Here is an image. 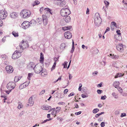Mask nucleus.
Returning a JSON list of instances; mask_svg holds the SVG:
<instances>
[{
	"instance_id": "nucleus-1",
	"label": "nucleus",
	"mask_w": 127,
	"mask_h": 127,
	"mask_svg": "<svg viewBox=\"0 0 127 127\" xmlns=\"http://www.w3.org/2000/svg\"><path fill=\"white\" fill-rule=\"evenodd\" d=\"M31 14V12L30 10L25 9L21 11L20 15L24 18H26L30 17Z\"/></svg>"
},
{
	"instance_id": "nucleus-2",
	"label": "nucleus",
	"mask_w": 127,
	"mask_h": 127,
	"mask_svg": "<svg viewBox=\"0 0 127 127\" xmlns=\"http://www.w3.org/2000/svg\"><path fill=\"white\" fill-rule=\"evenodd\" d=\"M29 45L28 44L26 41H23L20 43L19 46L17 47V49H18L20 50V52L22 53L24 50L25 48L28 47Z\"/></svg>"
},
{
	"instance_id": "nucleus-3",
	"label": "nucleus",
	"mask_w": 127,
	"mask_h": 127,
	"mask_svg": "<svg viewBox=\"0 0 127 127\" xmlns=\"http://www.w3.org/2000/svg\"><path fill=\"white\" fill-rule=\"evenodd\" d=\"M60 13L62 16L65 17L70 14V11L69 9L67 8H64L61 10Z\"/></svg>"
},
{
	"instance_id": "nucleus-4",
	"label": "nucleus",
	"mask_w": 127,
	"mask_h": 127,
	"mask_svg": "<svg viewBox=\"0 0 127 127\" xmlns=\"http://www.w3.org/2000/svg\"><path fill=\"white\" fill-rule=\"evenodd\" d=\"M41 65V64L40 65V64H38L35 66L34 70L35 73L38 74L42 71V69Z\"/></svg>"
},
{
	"instance_id": "nucleus-5",
	"label": "nucleus",
	"mask_w": 127,
	"mask_h": 127,
	"mask_svg": "<svg viewBox=\"0 0 127 127\" xmlns=\"http://www.w3.org/2000/svg\"><path fill=\"white\" fill-rule=\"evenodd\" d=\"M16 86V84L14 82H10L7 84L6 87L9 90H12L15 88Z\"/></svg>"
},
{
	"instance_id": "nucleus-6",
	"label": "nucleus",
	"mask_w": 127,
	"mask_h": 127,
	"mask_svg": "<svg viewBox=\"0 0 127 127\" xmlns=\"http://www.w3.org/2000/svg\"><path fill=\"white\" fill-rule=\"evenodd\" d=\"M19 52L17 51H16L14 52L12 57V59H16L19 58L21 56V53H22L20 52V49L19 50Z\"/></svg>"
},
{
	"instance_id": "nucleus-7",
	"label": "nucleus",
	"mask_w": 127,
	"mask_h": 127,
	"mask_svg": "<svg viewBox=\"0 0 127 127\" xmlns=\"http://www.w3.org/2000/svg\"><path fill=\"white\" fill-rule=\"evenodd\" d=\"M101 19L99 15L96 16L95 15V17L94 22L96 25H98L101 23Z\"/></svg>"
},
{
	"instance_id": "nucleus-8",
	"label": "nucleus",
	"mask_w": 127,
	"mask_h": 127,
	"mask_svg": "<svg viewBox=\"0 0 127 127\" xmlns=\"http://www.w3.org/2000/svg\"><path fill=\"white\" fill-rule=\"evenodd\" d=\"M29 22L27 21H24L22 24L21 27L24 29H25L30 27Z\"/></svg>"
},
{
	"instance_id": "nucleus-9",
	"label": "nucleus",
	"mask_w": 127,
	"mask_h": 127,
	"mask_svg": "<svg viewBox=\"0 0 127 127\" xmlns=\"http://www.w3.org/2000/svg\"><path fill=\"white\" fill-rule=\"evenodd\" d=\"M64 35L65 38L67 39H70L71 38L72 36L71 33L69 31L65 32Z\"/></svg>"
},
{
	"instance_id": "nucleus-10",
	"label": "nucleus",
	"mask_w": 127,
	"mask_h": 127,
	"mask_svg": "<svg viewBox=\"0 0 127 127\" xmlns=\"http://www.w3.org/2000/svg\"><path fill=\"white\" fill-rule=\"evenodd\" d=\"M61 109V107H56V109L54 110H53L51 112V114L52 115H55L57 114L60 111Z\"/></svg>"
},
{
	"instance_id": "nucleus-11",
	"label": "nucleus",
	"mask_w": 127,
	"mask_h": 127,
	"mask_svg": "<svg viewBox=\"0 0 127 127\" xmlns=\"http://www.w3.org/2000/svg\"><path fill=\"white\" fill-rule=\"evenodd\" d=\"M5 69L7 72L9 73H12L13 71L12 67L9 65H7L5 67Z\"/></svg>"
},
{
	"instance_id": "nucleus-12",
	"label": "nucleus",
	"mask_w": 127,
	"mask_h": 127,
	"mask_svg": "<svg viewBox=\"0 0 127 127\" xmlns=\"http://www.w3.org/2000/svg\"><path fill=\"white\" fill-rule=\"evenodd\" d=\"M123 45L121 43H119L116 46L117 50L121 52L123 51L124 50Z\"/></svg>"
},
{
	"instance_id": "nucleus-13",
	"label": "nucleus",
	"mask_w": 127,
	"mask_h": 127,
	"mask_svg": "<svg viewBox=\"0 0 127 127\" xmlns=\"http://www.w3.org/2000/svg\"><path fill=\"white\" fill-rule=\"evenodd\" d=\"M28 103L27 105V106H32L33 105L34 102L33 101V98L31 96L29 98Z\"/></svg>"
},
{
	"instance_id": "nucleus-14",
	"label": "nucleus",
	"mask_w": 127,
	"mask_h": 127,
	"mask_svg": "<svg viewBox=\"0 0 127 127\" xmlns=\"http://www.w3.org/2000/svg\"><path fill=\"white\" fill-rule=\"evenodd\" d=\"M42 17L44 24V25H46L48 23L47 17L45 15H43Z\"/></svg>"
},
{
	"instance_id": "nucleus-15",
	"label": "nucleus",
	"mask_w": 127,
	"mask_h": 127,
	"mask_svg": "<svg viewBox=\"0 0 127 127\" xmlns=\"http://www.w3.org/2000/svg\"><path fill=\"white\" fill-rule=\"evenodd\" d=\"M35 65L34 63L32 62H30L28 65V68L29 69H31L32 68L33 69H34V67Z\"/></svg>"
},
{
	"instance_id": "nucleus-16",
	"label": "nucleus",
	"mask_w": 127,
	"mask_h": 127,
	"mask_svg": "<svg viewBox=\"0 0 127 127\" xmlns=\"http://www.w3.org/2000/svg\"><path fill=\"white\" fill-rule=\"evenodd\" d=\"M41 108L43 110H47L51 108V106L48 105H43L41 107Z\"/></svg>"
},
{
	"instance_id": "nucleus-17",
	"label": "nucleus",
	"mask_w": 127,
	"mask_h": 127,
	"mask_svg": "<svg viewBox=\"0 0 127 127\" xmlns=\"http://www.w3.org/2000/svg\"><path fill=\"white\" fill-rule=\"evenodd\" d=\"M60 7H62L65 6L66 2L64 0H60Z\"/></svg>"
},
{
	"instance_id": "nucleus-18",
	"label": "nucleus",
	"mask_w": 127,
	"mask_h": 127,
	"mask_svg": "<svg viewBox=\"0 0 127 127\" xmlns=\"http://www.w3.org/2000/svg\"><path fill=\"white\" fill-rule=\"evenodd\" d=\"M17 14L15 12L11 13L10 14V17L12 18L15 19L17 17Z\"/></svg>"
},
{
	"instance_id": "nucleus-19",
	"label": "nucleus",
	"mask_w": 127,
	"mask_h": 127,
	"mask_svg": "<svg viewBox=\"0 0 127 127\" xmlns=\"http://www.w3.org/2000/svg\"><path fill=\"white\" fill-rule=\"evenodd\" d=\"M44 60V58L43 55V53H40V63H41V64H42L43 63Z\"/></svg>"
},
{
	"instance_id": "nucleus-20",
	"label": "nucleus",
	"mask_w": 127,
	"mask_h": 127,
	"mask_svg": "<svg viewBox=\"0 0 127 127\" xmlns=\"http://www.w3.org/2000/svg\"><path fill=\"white\" fill-rule=\"evenodd\" d=\"M29 25L30 26H33L35 25L36 24V22L35 20H32L29 22Z\"/></svg>"
},
{
	"instance_id": "nucleus-21",
	"label": "nucleus",
	"mask_w": 127,
	"mask_h": 127,
	"mask_svg": "<svg viewBox=\"0 0 127 127\" xmlns=\"http://www.w3.org/2000/svg\"><path fill=\"white\" fill-rule=\"evenodd\" d=\"M66 46V44L65 43H62L60 46V49L62 50H64Z\"/></svg>"
},
{
	"instance_id": "nucleus-22",
	"label": "nucleus",
	"mask_w": 127,
	"mask_h": 127,
	"mask_svg": "<svg viewBox=\"0 0 127 127\" xmlns=\"http://www.w3.org/2000/svg\"><path fill=\"white\" fill-rule=\"evenodd\" d=\"M7 14H0V18L1 19H5L7 17Z\"/></svg>"
},
{
	"instance_id": "nucleus-23",
	"label": "nucleus",
	"mask_w": 127,
	"mask_h": 127,
	"mask_svg": "<svg viewBox=\"0 0 127 127\" xmlns=\"http://www.w3.org/2000/svg\"><path fill=\"white\" fill-rule=\"evenodd\" d=\"M21 78V77H19L18 76H15L14 78V82L15 83L18 82L20 80Z\"/></svg>"
},
{
	"instance_id": "nucleus-24",
	"label": "nucleus",
	"mask_w": 127,
	"mask_h": 127,
	"mask_svg": "<svg viewBox=\"0 0 127 127\" xmlns=\"http://www.w3.org/2000/svg\"><path fill=\"white\" fill-rule=\"evenodd\" d=\"M119 83L118 81H116L114 82L113 84V86L115 88H116L119 85Z\"/></svg>"
},
{
	"instance_id": "nucleus-25",
	"label": "nucleus",
	"mask_w": 127,
	"mask_h": 127,
	"mask_svg": "<svg viewBox=\"0 0 127 127\" xmlns=\"http://www.w3.org/2000/svg\"><path fill=\"white\" fill-rule=\"evenodd\" d=\"M65 19V21L66 22H69L70 20V18L69 16H66Z\"/></svg>"
},
{
	"instance_id": "nucleus-26",
	"label": "nucleus",
	"mask_w": 127,
	"mask_h": 127,
	"mask_svg": "<svg viewBox=\"0 0 127 127\" xmlns=\"http://www.w3.org/2000/svg\"><path fill=\"white\" fill-rule=\"evenodd\" d=\"M72 27L71 26H67V27H64L62 28V29L64 31H65L66 30H69Z\"/></svg>"
},
{
	"instance_id": "nucleus-27",
	"label": "nucleus",
	"mask_w": 127,
	"mask_h": 127,
	"mask_svg": "<svg viewBox=\"0 0 127 127\" xmlns=\"http://www.w3.org/2000/svg\"><path fill=\"white\" fill-rule=\"evenodd\" d=\"M12 35L15 37H17L18 36V33L17 32H16L15 31H13L12 32Z\"/></svg>"
},
{
	"instance_id": "nucleus-28",
	"label": "nucleus",
	"mask_w": 127,
	"mask_h": 127,
	"mask_svg": "<svg viewBox=\"0 0 127 127\" xmlns=\"http://www.w3.org/2000/svg\"><path fill=\"white\" fill-rule=\"evenodd\" d=\"M44 10L47 11L48 13L49 12L50 14H52L53 13L51 11V10L50 9L47 8H45Z\"/></svg>"
},
{
	"instance_id": "nucleus-29",
	"label": "nucleus",
	"mask_w": 127,
	"mask_h": 127,
	"mask_svg": "<svg viewBox=\"0 0 127 127\" xmlns=\"http://www.w3.org/2000/svg\"><path fill=\"white\" fill-rule=\"evenodd\" d=\"M26 87L25 85V83L22 84L19 86V88L20 90Z\"/></svg>"
},
{
	"instance_id": "nucleus-30",
	"label": "nucleus",
	"mask_w": 127,
	"mask_h": 127,
	"mask_svg": "<svg viewBox=\"0 0 127 127\" xmlns=\"http://www.w3.org/2000/svg\"><path fill=\"white\" fill-rule=\"evenodd\" d=\"M7 14V13L6 11L5 10H2L0 11V14Z\"/></svg>"
},
{
	"instance_id": "nucleus-31",
	"label": "nucleus",
	"mask_w": 127,
	"mask_h": 127,
	"mask_svg": "<svg viewBox=\"0 0 127 127\" xmlns=\"http://www.w3.org/2000/svg\"><path fill=\"white\" fill-rule=\"evenodd\" d=\"M18 109H20L23 107V105L21 103L19 102L18 103Z\"/></svg>"
},
{
	"instance_id": "nucleus-32",
	"label": "nucleus",
	"mask_w": 127,
	"mask_h": 127,
	"mask_svg": "<svg viewBox=\"0 0 127 127\" xmlns=\"http://www.w3.org/2000/svg\"><path fill=\"white\" fill-rule=\"evenodd\" d=\"M42 19L41 18H38L37 19V21L40 24H41L42 22Z\"/></svg>"
},
{
	"instance_id": "nucleus-33",
	"label": "nucleus",
	"mask_w": 127,
	"mask_h": 127,
	"mask_svg": "<svg viewBox=\"0 0 127 127\" xmlns=\"http://www.w3.org/2000/svg\"><path fill=\"white\" fill-rule=\"evenodd\" d=\"M99 111V109H98L95 108L93 110V112L94 114L96 113Z\"/></svg>"
},
{
	"instance_id": "nucleus-34",
	"label": "nucleus",
	"mask_w": 127,
	"mask_h": 127,
	"mask_svg": "<svg viewBox=\"0 0 127 127\" xmlns=\"http://www.w3.org/2000/svg\"><path fill=\"white\" fill-rule=\"evenodd\" d=\"M104 2L106 7H108L109 4V2L106 0H104Z\"/></svg>"
},
{
	"instance_id": "nucleus-35",
	"label": "nucleus",
	"mask_w": 127,
	"mask_h": 127,
	"mask_svg": "<svg viewBox=\"0 0 127 127\" xmlns=\"http://www.w3.org/2000/svg\"><path fill=\"white\" fill-rule=\"evenodd\" d=\"M112 95L114 96V98H118V96L116 94L115 92L112 93Z\"/></svg>"
},
{
	"instance_id": "nucleus-36",
	"label": "nucleus",
	"mask_w": 127,
	"mask_h": 127,
	"mask_svg": "<svg viewBox=\"0 0 127 127\" xmlns=\"http://www.w3.org/2000/svg\"><path fill=\"white\" fill-rule=\"evenodd\" d=\"M41 73V75L43 76H45V75H46L47 74V73L46 72H43L42 71Z\"/></svg>"
},
{
	"instance_id": "nucleus-37",
	"label": "nucleus",
	"mask_w": 127,
	"mask_h": 127,
	"mask_svg": "<svg viewBox=\"0 0 127 127\" xmlns=\"http://www.w3.org/2000/svg\"><path fill=\"white\" fill-rule=\"evenodd\" d=\"M111 24L113 27L115 26L116 27H117V24L115 22H112Z\"/></svg>"
},
{
	"instance_id": "nucleus-38",
	"label": "nucleus",
	"mask_w": 127,
	"mask_h": 127,
	"mask_svg": "<svg viewBox=\"0 0 127 127\" xmlns=\"http://www.w3.org/2000/svg\"><path fill=\"white\" fill-rule=\"evenodd\" d=\"M116 36H118V37L117 38V39L119 40H120L122 39V37L120 35H117Z\"/></svg>"
},
{
	"instance_id": "nucleus-39",
	"label": "nucleus",
	"mask_w": 127,
	"mask_h": 127,
	"mask_svg": "<svg viewBox=\"0 0 127 127\" xmlns=\"http://www.w3.org/2000/svg\"><path fill=\"white\" fill-rule=\"evenodd\" d=\"M40 3V2L38 1H35L34 3L33 4V6H34L35 5L38 4Z\"/></svg>"
},
{
	"instance_id": "nucleus-40",
	"label": "nucleus",
	"mask_w": 127,
	"mask_h": 127,
	"mask_svg": "<svg viewBox=\"0 0 127 127\" xmlns=\"http://www.w3.org/2000/svg\"><path fill=\"white\" fill-rule=\"evenodd\" d=\"M117 89L121 93H122L123 92V90L120 87H119L118 88H117Z\"/></svg>"
},
{
	"instance_id": "nucleus-41",
	"label": "nucleus",
	"mask_w": 127,
	"mask_h": 127,
	"mask_svg": "<svg viewBox=\"0 0 127 127\" xmlns=\"http://www.w3.org/2000/svg\"><path fill=\"white\" fill-rule=\"evenodd\" d=\"M67 62L65 61L64 62V64H63V65H64V68H66L67 67Z\"/></svg>"
},
{
	"instance_id": "nucleus-42",
	"label": "nucleus",
	"mask_w": 127,
	"mask_h": 127,
	"mask_svg": "<svg viewBox=\"0 0 127 127\" xmlns=\"http://www.w3.org/2000/svg\"><path fill=\"white\" fill-rule=\"evenodd\" d=\"M106 98V96L105 95L102 96L101 97V99L102 100H105Z\"/></svg>"
},
{
	"instance_id": "nucleus-43",
	"label": "nucleus",
	"mask_w": 127,
	"mask_h": 127,
	"mask_svg": "<svg viewBox=\"0 0 127 127\" xmlns=\"http://www.w3.org/2000/svg\"><path fill=\"white\" fill-rule=\"evenodd\" d=\"M81 96L83 98L88 97L87 95H86L84 94H82L81 95Z\"/></svg>"
},
{
	"instance_id": "nucleus-44",
	"label": "nucleus",
	"mask_w": 127,
	"mask_h": 127,
	"mask_svg": "<svg viewBox=\"0 0 127 127\" xmlns=\"http://www.w3.org/2000/svg\"><path fill=\"white\" fill-rule=\"evenodd\" d=\"M123 74L122 73H119L117 74V77H120L123 76Z\"/></svg>"
},
{
	"instance_id": "nucleus-45",
	"label": "nucleus",
	"mask_w": 127,
	"mask_h": 127,
	"mask_svg": "<svg viewBox=\"0 0 127 127\" xmlns=\"http://www.w3.org/2000/svg\"><path fill=\"white\" fill-rule=\"evenodd\" d=\"M97 92L98 94H100L102 92V91L100 90H97Z\"/></svg>"
},
{
	"instance_id": "nucleus-46",
	"label": "nucleus",
	"mask_w": 127,
	"mask_h": 127,
	"mask_svg": "<svg viewBox=\"0 0 127 127\" xmlns=\"http://www.w3.org/2000/svg\"><path fill=\"white\" fill-rule=\"evenodd\" d=\"M45 92V90H42L41 91V92H40L39 93V95H41L43 94Z\"/></svg>"
},
{
	"instance_id": "nucleus-47",
	"label": "nucleus",
	"mask_w": 127,
	"mask_h": 127,
	"mask_svg": "<svg viewBox=\"0 0 127 127\" xmlns=\"http://www.w3.org/2000/svg\"><path fill=\"white\" fill-rule=\"evenodd\" d=\"M51 120V119H47L45 120H44L43 122L41 123L42 124L46 122L49 121L50 120Z\"/></svg>"
},
{
	"instance_id": "nucleus-48",
	"label": "nucleus",
	"mask_w": 127,
	"mask_h": 127,
	"mask_svg": "<svg viewBox=\"0 0 127 127\" xmlns=\"http://www.w3.org/2000/svg\"><path fill=\"white\" fill-rule=\"evenodd\" d=\"M3 25V22L1 19H0V27Z\"/></svg>"
},
{
	"instance_id": "nucleus-49",
	"label": "nucleus",
	"mask_w": 127,
	"mask_h": 127,
	"mask_svg": "<svg viewBox=\"0 0 127 127\" xmlns=\"http://www.w3.org/2000/svg\"><path fill=\"white\" fill-rule=\"evenodd\" d=\"M116 32L118 34V35H121V33L120 32V31L119 30H117L116 31Z\"/></svg>"
},
{
	"instance_id": "nucleus-50",
	"label": "nucleus",
	"mask_w": 127,
	"mask_h": 127,
	"mask_svg": "<svg viewBox=\"0 0 127 127\" xmlns=\"http://www.w3.org/2000/svg\"><path fill=\"white\" fill-rule=\"evenodd\" d=\"M105 123L104 122H101L100 124L101 127H103L105 126Z\"/></svg>"
},
{
	"instance_id": "nucleus-51",
	"label": "nucleus",
	"mask_w": 127,
	"mask_h": 127,
	"mask_svg": "<svg viewBox=\"0 0 127 127\" xmlns=\"http://www.w3.org/2000/svg\"><path fill=\"white\" fill-rule=\"evenodd\" d=\"M110 30V28L109 27H107L105 32L104 33H106L107 32L109 31Z\"/></svg>"
},
{
	"instance_id": "nucleus-52",
	"label": "nucleus",
	"mask_w": 127,
	"mask_h": 127,
	"mask_svg": "<svg viewBox=\"0 0 127 127\" xmlns=\"http://www.w3.org/2000/svg\"><path fill=\"white\" fill-rule=\"evenodd\" d=\"M29 83H30V82H26L25 83H25V85L26 87L28 86Z\"/></svg>"
},
{
	"instance_id": "nucleus-53",
	"label": "nucleus",
	"mask_w": 127,
	"mask_h": 127,
	"mask_svg": "<svg viewBox=\"0 0 127 127\" xmlns=\"http://www.w3.org/2000/svg\"><path fill=\"white\" fill-rule=\"evenodd\" d=\"M6 56L5 55H2L1 56V58L3 59L4 60L6 58Z\"/></svg>"
},
{
	"instance_id": "nucleus-54",
	"label": "nucleus",
	"mask_w": 127,
	"mask_h": 127,
	"mask_svg": "<svg viewBox=\"0 0 127 127\" xmlns=\"http://www.w3.org/2000/svg\"><path fill=\"white\" fill-rule=\"evenodd\" d=\"M107 7H106V6H103V8H102V9L103 10H104L105 12H106V8Z\"/></svg>"
},
{
	"instance_id": "nucleus-55",
	"label": "nucleus",
	"mask_w": 127,
	"mask_h": 127,
	"mask_svg": "<svg viewBox=\"0 0 127 127\" xmlns=\"http://www.w3.org/2000/svg\"><path fill=\"white\" fill-rule=\"evenodd\" d=\"M126 116V113H122L121 114V117H123L124 116Z\"/></svg>"
},
{
	"instance_id": "nucleus-56",
	"label": "nucleus",
	"mask_w": 127,
	"mask_h": 127,
	"mask_svg": "<svg viewBox=\"0 0 127 127\" xmlns=\"http://www.w3.org/2000/svg\"><path fill=\"white\" fill-rule=\"evenodd\" d=\"M81 113V112L80 111H79L78 112H76L75 113V114L76 115H79Z\"/></svg>"
},
{
	"instance_id": "nucleus-57",
	"label": "nucleus",
	"mask_w": 127,
	"mask_h": 127,
	"mask_svg": "<svg viewBox=\"0 0 127 127\" xmlns=\"http://www.w3.org/2000/svg\"><path fill=\"white\" fill-rule=\"evenodd\" d=\"M83 92L84 93H86L87 91H86V88L85 87L83 88Z\"/></svg>"
},
{
	"instance_id": "nucleus-58",
	"label": "nucleus",
	"mask_w": 127,
	"mask_h": 127,
	"mask_svg": "<svg viewBox=\"0 0 127 127\" xmlns=\"http://www.w3.org/2000/svg\"><path fill=\"white\" fill-rule=\"evenodd\" d=\"M11 91V90H9V91H6L5 92L7 94H9L10 93V92Z\"/></svg>"
},
{
	"instance_id": "nucleus-59",
	"label": "nucleus",
	"mask_w": 127,
	"mask_h": 127,
	"mask_svg": "<svg viewBox=\"0 0 127 127\" xmlns=\"http://www.w3.org/2000/svg\"><path fill=\"white\" fill-rule=\"evenodd\" d=\"M86 14H89V10L88 8L87 9Z\"/></svg>"
},
{
	"instance_id": "nucleus-60",
	"label": "nucleus",
	"mask_w": 127,
	"mask_h": 127,
	"mask_svg": "<svg viewBox=\"0 0 127 127\" xmlns=\"http://www.w3.org/2000/svg\"><path fill=\"white\" fill-rule=\"evenodd\" d=\"M59 58H54V60L55 61V62H56L58 60Z\"/></svg>"
},
{
	"instance_id": "nucleus-61",
	"label": "nucleus",
	"mask_w": 127,
	"mask_h": 127,
	"mask_svg": "<svg viewBox=\"0 0 127 127\" xmlns=\"http://www.w3.org/2000/svg\"><path fill=\"white\" fill-rule=\"evenodd\" d=\"M68 90L67 89H65L64 90V94H66L67 93V92H68Z\"/></svg>"
},
{
	"instance_id": "nucleus-62",
	"label": "nucleus",
	"mask_w": 127,
	"mask_h": 127,
	"mask_svg": "<svg viewBox=\"0 0 127 127\" xmlns=\"http://www.w3.org/2000/svg\"><path fill=\"white\" fill-rule=\"evenodd\" d=\"M73 95H74V93H71L68 96L69 97Z\"/></svg>"
},
{
	"instance_id": "nucleus-63",
	"label": "nucleus",
	"mask_w": 127,
	"mask_h": 127,
	"mask_svg": "<svg viewBox=\"0 0 127 127\" xmlns=\"http://www.w3.org/2000/svg\"><path fill=\"white\" fill-rule=\"evenodd\" d=\"M100 115L99 113L97 114H96L95 115V117L96 118H98L99 116H100Z\"/></svg>"
},
{
	"instance_id": "nucleus-64",
	"label": "nucleus",
	"mask_w": 127,
	"mask_h": 127,
	"mask_svg": "<svg viewBox=\"0 0 127 127\" xmlns=\"http://www.w3.org/2000/svg\"><path fill=\"white\" fill-rule=\"evenodd\" d=\"M56 62H55L54 63V64L52 67V68H55V66H56Z\"/></svg>"
}]
</instances>
